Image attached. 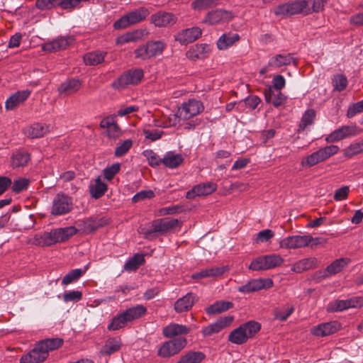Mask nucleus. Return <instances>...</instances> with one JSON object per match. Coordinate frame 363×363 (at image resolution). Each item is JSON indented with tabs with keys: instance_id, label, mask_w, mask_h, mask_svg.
Segmentation results:
<instances>
[{
	"instance_id": "21",
	"label": "nucleus",
	"mask_w": 363,
	"mask_h": 363,
	"mask_svg": "<svg viewBox=\"0 0 363 363\" xmlns=\"http://www.w3.org/2000/svg\"><path fill=\"white\" fill-rule=\"evenodd\" d=\"M233 18V15L231 11L216 9L208 12L203 19V22L210 25H214L230 21Z\"/></svg>"
},
{
	"instance_id": "59",
	"label": "nucleus",
	"mask_w": 363,
	"mask_h": 363,
	"mask_svg": "<svg viewBox=\"0 0 363 363\" xmlns=\"http://www.w3.org/2000/svg\"><path fill=\"white\" fill-rule=\"evenodd\" d=\"M121 164L119 163L113 164L104 169V178L108 181L111 180L114 176L119 172Z\"/></svg>"
},
{
	"instance_id": "48",
	"label": "nucleus",
	"mask_w": 363,
	"mask_h": 363,
	"mask_svg": "<svg viewBox=\"0 0 363 363\" xmlns=\"http://www.w3.org/2000/svg\"><path fill=\"white\" fill-rule=\"evenodd\" d=\"M344 155L347 157H352L363 152V140L359 143H352L344 149Z\"/></svg>"
},
{
	"instance_id": "37",
	"label": "nucleus",
	"mask_w": 363,
	"mask_h": 363,
	"mask_svg": "<svg viewBox=\"0 0 363 363\" xmlns=\"http://www.w3.org/2000/svg\"><path fill=\"white\" fill-rule=\"evenodd\" d=\"M147 312V308L143 305H137L135 306L127 308L124 312L128 322L138 319L143 316Z\"/></svg>"
},
{
	"instance_id": "27",
	"label": "nucleus",
	"mask_w": 363,
	"mask_h": 363,
	"mask_svg": "<svg viewBox=\"0 0 363 363\" xmlns=\"http://www.w3.org/2000/svg\"><path fill=\"white\" fill-rule=\"evenodd\" d=\"M240 38V35L235 33L228 32L223 33L217 40V48L220 50H226L238 42Z\"/></svg>"
},
{
	"instance_id": "39",
	"label": "nucleus",
	"mask_w": 363,
	"mask_h": 363,
	"mask_svg": "<svg viewBox=\"0 0 363 363\" xmlns=\"http://www.w3.org/2000/svg\"><path fill=\"white\" fill-rule=\"evenodd\" d=\"M53 230L55 234L57 242H65L70 237L77 233V229L73 226L59 228Z\"/></svg>"
},
{
	"instance_id": "53",
	"label": "nucleus",
	"mask_w": 363,
	"mask_h": 363,
	"mask_svg": "<svg viewBox=\"0 0 363 363\" xmlns=\"http://www.w3.org/2000/svg\"><path fill=\"white\" fill-rule=\"evenodd\" d=\"M132 146L133 141L130 139H127L122 143H120L115 150V156L118 157L123 156L128 152Z\"/></svg>"
},
{
	"instance_id": "41",
	"label": "nucleus",
	"mask_w": 363,
	"mask_h": 363,
	"mask_svg": "<svg viewBox=\"0 0 363 363\" xmlns=\"http://www.w3.org/2000/svg\"><path fill=\"white\" fill-rule=\"evenodd\" d=\"M40 346L42 347L44 351L48 354L50 351L58 349L63 343L62 338H48L38 342Z\"/></svg>"
},
{
	"instance_id": "18",
	"label": "nucleus",
	"mask_w": 363,
	"mask_h": 363,
	"mask_svg": "<svg viewBox=\"0 0 363 363\" xmlns=\"http://www.w3.org/2000/svg\"><path fill=\"white\" fill-rule=\"evenodd\" d=\"M216 189L217 185L211 182L199 184L186 192V198L194 199L196 196H207L214 192Z\"/></svg>"
},
{
	"instance_id": "19",
	"label": "nucleus",
	"mask_w": 363,
	"mask_h": 363,
	"mask_svg": "<svg viewBox=\"0 0 363 363\" xmlns=\"http://www.w3.org/2000/svg\"><path fill=\"white\" fill-rule=\"evenodd\" d=\"M201 29L199 27L196 26L182 30L174 35V39L182 45H187L194 42L201 35Z\"/></svg>"
},
{
	"instance_id": "14",
	"label": "nucleus",
	"mask_w": 363,
	"mask_h": 363,
	"mask_svg": "<svg viewBox=\"0 0 363 363\" xmlns=\"http://www.w3.org/2000/svg\"><path fill=\"white\" fill-rule=\"evenodd\" d=\"M298 62V59L294 57L293 53L277 54L269 59L267 67L277 69L291 64L297 66Z\"/></svg>"
},
{
	"instance_id": "38",
	"label": "nucleus",
	"mask_w": 363,
	"mask_h": 363,
	"mask_svg": "<svg viewBox=\"0 0 363 363\" xmlns=\"http://www.w3.org/2000/svg\"><path fill=\"white\" fill-rule=\"evenodd\" d=\"M206 357L202 352L189 351L181 356L177 363H201Z\"/></svg>"
},
{
	"instance_id": "20",
	"label": "nucleus",
	"mask_w": 363,
	"mask_h": 363,
	"mask_svg": "<svg viewBox=\"0 0 363 363\" xmlns=\"http://www.w3.org/2000/svg\"><path fill=\"white\" fill-rule=\"evenodd\" d=\"M341 328L337 321H330L318 324L311 328V333L317 337H325L337 332Z\"/></svg>"
},
{
	"instance_id": "15",
	"label": "nucleus",
	"mask_w": 363,
	"mask_h": 363,
	"mask_svg": "<svg viewBox=\"0 0 363 363\" xmlns=\"http://www.w3.org/2000/svg\"><path fill=\"white\" fill-rule=\"evenodd\" d=\"M48 357L46 351H44L38 342L33 350L21 357L20 363H42Z\"/></svg>"
},
{
	"instance_id": "30",
	"label": "nucleus",
	"mask_w": 363,
	"mask_h": 363,
	"mask_svg": "<svg viewBox=\"0 0 363 363\" xmlns=\"http://www.w3.org/2000/svg\"><path fill=\"white\" fill-rule=\"evenodd\" d=\"M34 242L39 246H51L57 242L54 230L50 232L45 231L41 234H37L34 238Z\"/></svg>"
},
{
	"instance_id": "64",
	"label": "nucleus",
	"mask_w": 363,
	"mask_h": 363,
	"mask_svg": "<svg viewBox=\"0 0 363 363\" xmlns=\"http://www.w3.org/2000/svg\"><path fill=\"white\" fill-rule=\"evenodd\" d=\"M273 85L271 86L273 88V89L277 91H280L286 85V80L284 77L281 75L278 74L274 77L272 80Z\"/></svg>"
},
{
	"instance_id": "16",
	"label": "nucleus",
	"mask_w": 363,
	"mask_h": 363,
	"mask_svg": "<svg viewBox=\"0 0 363 363\" xmlns=\"http://www.w3.org/2000/svg\"><path fill=\"white\" fill-rule=\"evenodd\" d=\"M177 16L169 12L158 11L150 16V22L157 27H170L176 23Z\"/></svg>"
},
{
	"instance_id": "2",
	"label": "nucleus",
	"mask_w": 363,
	"mask_h": 363,
	"mask_svg": "<svg viewBox=\"0 0 363 363\" xmlns=\"http://www.w3.org/2000/svg\"><path fill=\"white\" fill-rule=\"evenodd\" d=\"M261 329V325L255 320H250L234 329L228 335V341L235 345H242L253 337Z\"/></svg>"
},
{
	"instance_id": "57",
	"label": "nucleus",
	"mask_w": 363,
	"mask_h": 363,
	"mask_svg": "<svg viewBox=\"0 0 363 363\" xmlns=\"http://www.w3.org/2000/svg\"><path fill=\"white\" fill-rule=\"evenodd\" d=\"M363 112V99L357 103L352 104L348 107L347 117L353 118L357 113Z\"/></svg>"
},
{
	"instance_id": "40",
	"label": "nucleus",
	"mask_w": 363,
	"mask_h": 363,
	"mask_svg": "<svg viewBox=\"0 0 363 363\" xmlns=\"http://www.w3.org/2000/svg\"><path fill=\"white\" fill-rule=\"evenodd\" d=\"M121 341L118 338H109L103 347L101 352L105 355H111L121 349Z\"/></svg>"
},
{
	"instance_id": "9",
	"label": "nucleus",
	"mask_w": 363,
	"mask_h": 363,
	"mask_svg": "<svg viewBox=\"0 0 363 363\" xmlns=\"http://www.w3.org/2000/svg\"><path fill=\"white\" fill-rule=\"evenodd\" d=\"M304 11L306 13H311L310 9H308V1L306 0L281 4L274 9V13L276 16H293Z\"/></svg>"
},
{
	"instance_id": "50",
	"label": "nucleus",
	"mask_w": 363,
	"mask_h": 363,
	"mask_svg": "<svg viewBox=\"0 0 363 363\" xmlns=\"http://www.w3.org/2000/svg\"><path fill=\"white\" fill-rule=\"evenodd\" d=\"M128 322V321L123 312L113 318L111 323L108 325V329L110 330H118L124 327L125 323Z\"/></svg>"
},
{
	"instance_id": "42",
	"label": "nucleus",
	"mask_w": 363,
	"mask_h": 363,
	"mask_svg": "<svg viewBox=\"0 0 363 363\" xmlns=\"http://www.w3.org/2000/svg\"><path fill=\"white\" fill-rule=\"evenodd\" d=\"M91 196L96 199L101 198L107 190V185L103 182L100 177L95 180V184L89 186Z\"/></svg>"
},
{
	"instance_id": "31",
	"label": "nucleus",
	"mask_w": 363,
	"mask_h": 363,
	"mask_svg": "<svg viewBox=\"0 0 363 363\" xmlns=\"http://www.w3.org/2000/svg\"><path fill=\"white\" fill-rule=\"evenodd\" d=\"M189 332V328L179 324H170L163 328L162 334L164 337L171 338L179 335H185Z\"/></svg>"
},
{
	"instance_id": "62",
	"label": "nucleus",
	"mask_w": 363,
	"mask_h": 363,
	"mask_svg": "<svg viewBox=\"0 0 363 363\" xmlns=\"http://www.w3.org/2000/svg\"><path fill=\"white\" fill-rule=\"evenodd\" d=\"M154 196L155 194L152 190H143L135 194L132 198V201L136 203L145 199H151Z\"/></svg>"
},
{
	"instance_id": "32",
	"label": "nucleus",
	"mask_w": 363,
	"mask_h": 363,
	"mask_svg": "<svg viewBox=\"0 0 363 363\" xmlns=\"http://www.w3.org/2000/svg\"><path fill=\"white\" fill-rule=\"evenodd\" d=\"M30 159V154L25 150H18L13 153L11 157V166L18 168L26 166Z\"/></svg>"
},
{
	"instance_id": "49",
	"label": "nucleus",
	"mask_w": 363,
	"mask_h": 363,
	"mask_svg": "<svg viewBox=\"0 0 363 363\" xmlns=\"http://www.w3.org/2000/svg\"><path fill=\"white\" fill-rule=\"evenodd\" d=\"M334 91H342L347 86V79L344 74H336L332 79Z\"/></svg>"
},
{
	"instance_id": "45",
	"label": "nucleus",
	"mask_w": 363,
	"mask_h": 363,
	"mask_svg": "<svg viewBox=\"0 0 363 363\" xmlns=\"http://www.w3.org/2000/svg\"><path fill=\"white\" fill-rule=\"evenodd\" d=\"M86 271V267L84 269H74L69 272L62 279V284L68 285L73 282L77 281Z\"/></svg>"
},
{
	"instance_id": "3",
	"label": "nucleus",
	"mask_w": 363,
	"mask_h": 363,
	"mask_svg": "<svg viewBox=\"0 0 363 363\" xmlns=\"http://www.w3.org/2000/svg\"><path fill=\"white\" fill-rule=\"evenodd\" d=\"M144 75L142 69H129L121 74L117 79L111 83V87L113 89L122 90L127 88L128 86H135L138 84Z\"/></svg>"
},
{
	"instance_id": "25",
	"label": "nucleus",
	"mask_w": 363,
	"mask_h": 363,
	"mask_svg": "<svg viewBox=\"0 0 363 363\" xmlns=\"http://www.w3.org/2000/svg\"><path fill=\"white\" fill-rule=\"evenodd\" d=\"M106 224L107 220L104 218H89L82 220L79 226L85 233H91Z\"/></svg>"
},
{
	"instance_id": "6",
	"label": "nucleus",
	"mask_w": 363,
	"mask_h": 363,
	"mask_svg": "<svg viewBox=\"0 0 363 363\" xmlns=\"http://www.w3.org/2000/svg\"><path fill=\"white\" fill-rule=\"evenodd\" d=\"M165 48V44L161 40L150 41L135 50L136 58L145 60L161 55Z\"/></svg>"
},
{
	"instance_id": "52",
	"label": "nucleus",
	"mask_w": 363,
	"mask_h": 363,
	"mask_svg": "<svg viewBox=\"0 0 363 363\" xmlns=\"http://www.w3.org/2000/svg\"><path fill=\"white\" fill-rule=\"evenodd\" d=\"M220 0H195L192 7L196 10H204L216 6Z\"/></svg>"
},
{
	"instance_id": "44",
	"label": "nucleus",
	"mask_w": 363,
	"mask_h": 363,
	"mask_svg": "<svg viewBox=\"0 0 363 363\" xmlns=\"http://www.w3.org/2000/svg\"><path fill=\"white\" fill-rule=\"evenodd\" d=\"M144 262L145 258L143 254H135L125 263L123 269L128 272L135 271Z\"/></svg>"
},
{
	"instance_id": "51",
	"label": "nucleus",
	"mask_w": 363,
	"mask_h": 363,
	"mask_svg": "<svg viewBox=\"0 0 363 363\" xmlns=\"http://www.w3.org/2000/svg\"><path fill=\"white\" fill-rule=\"evenodd\" d=\"M143 155L146 157L149 164L152 167H156L162 163V159L160 158L159 155L152 150H145L143 152Z\"/></svg>"
},
{
	"instance_id": "4",
	"label": "nucleus",
	"mask_w": 363,
	"mask_h": 363,
	"mask_svg": "<svg viewBox=\"0 0 363 363\" xmlns=\"http://www.w3.org/2000/svg\"><path fill=\"white\" fill-rule=\"evenodd\" d=\"M149 14L148 9L140 7L120 18L114 23L113 27L115 29L126 28L131 25L143 21Z\"/></svg>"
},
{
	"instance_id": "5",
	"label": "nucleus",
	"mask_w": 363,
	"mask_h": 363,
	"mask_svg": "<svg viewBox=\"0 0 363 363\" xmlns=\"http://www.w3.org/2000/svg\"><path fill=\"white\" fill-rule=\"evenodd\" d=\"M186 339L178 337L164 342L157 350V355L162 358H169L178 354L186 345Z\"/></svg>"
},
{
	"instance_id": "29",
	"label": "nucleus",
	"mask_w": 363,
	"mask_h": 363,
	"mask_svg": "<svg viewBox=\"0 0 363 363\" xmlns=\"http://www.w3.org/2000/svg\"><path fill=\"white\" fill-rule=\"evenodd\" d=\"M49 131V125L36 123L28 127L25 133L30 138H38L44 136Z\"/></svg>"
},
{
	"instance_id": "10",
	"label": "nucleus",
	"mask_w": 363,
	"mask_h": 363,
	"mask_svg": "<svg viewBox=\"0 0 363 363\" xmlns=\"http://www.w3.org/2000/svg\"><path fill=\"white\" fill-rule=\"evenodd\" d=\"M72 207V198L60 192L57 194L53 199L50 213L55 216H62L69 213Z\"/></svg>"
},
{
	"instance_id": "34",
	"label": "nucleus",
	"mask_w": 363,
	"mask_h": 363,
	"mask_svg": "<svg viewBox=\"0 0 363 363\" xmlns=\"http://www.w3.org/2000/svg\"><path fill=\"white\" fill-rule=\"evenodd\" d=\"M106 52L100 50H96L86 53L84 56V61L86 65L96 66L104 61Z\"/></svg>"
},
{
	"instance_id": "1",
	"label": "nucleus",
	"mask_w": 363,
	"mask_h": 363,
	"mask_svg": "<svg viewBox=\"0 0 363 363\" xmlns=\"http://www.w3.org/2000/svg\"><path fill=\"white\" fill-rule=\"evenodd\" d=\"M181 223L178 219L164 218L153 220L148 228L142 229L144 238L152 240L158 235H164L176 227H179Z\"/></svg>"
},
{
	"instance_id": "17",
	"label": "nucleus",
	"mask_w": 363,
	"mask_h": 363,
	"mask_svg": "<svg viewBox=\"0 0 363 363\" xmlns=\"http://www.w3.org/2000/svg\"><path fill=\"white\" fill-rule=\"evenodd\" d=\"M349 262L350 259L347 258H340L335 260L325 269L318 272L316 273L317 278L326 279L340 272L348 264Z\"/></svg>"
},
{
	"instance_id": "26",
	"label": "nucleus",
	"mask_w": 363,
	"mask_h": 363,
	"mask_svg": "<svg viewBox=\"0 0 363 363\" xmlns=\"http://www.w3.org/2000/svg\"><path fill=\"white\" fill-rule=\"evenodd\" d=\"M196 296L193 293H187L179 298L174 303V309L178 313L187 311L191 308L196 301Z\"/></svg>"
},
{
	"instance_id": "12",
	"label": "nucleus",
	"mask_w": 363,
	"mask_h": 363,
	"mask_svg": "<svg viewBox=\"0 0 363 363\" xmlns=\"http://www.w3.org/2000/svg\"><path fill=\"white\" fill-rule=\"evenodd\" d=\"M313 238L309 235H293L282 239L280 242V247L285 249H296L308 246Z\"/></svg>"
},
{
	"instance_id": "13",
	"label": "nucleus",
	"mask_w": 363,
	"mask_h": 363,
	"mask_svg": "<svg viewBox=\"0 0 363 363\" xmlns=\"http://www.w3.org/2000/svg\"><path fill=\"white\" fill-rule=\"evenodd\" d=\"M74 36H59L52 41L45 43L43 45L42 49L45 52H55L66 49L74 42Z\"/></svg>"
},
{
	"instance_id": "47",
	"label": "nucleus",
	"mask_w": 363,
	"mask_h": 363,
	"mask_svg": "<svg viewBox=\"0 0 363 363\" xmlns=\"http://www.w3.org/2000/svg\"><path fill=\"white\" fill-rule=\"evenodd\" d=\"M260 102L261 99L257 96H247L243 101L238 102L237 109H241L243 106L242 104L244 103L245 106L248 107L251 110H254L257 107Z\"/></svg>"
},
{
	"instance_id": "36",
	"label": "nucleus",
	"mask_w": 363,
	"mask_h": 363,
	"mask_svg": "<svg viewBox=\"0 0 363 363\" xmlns=\"http://www.w3.org/2000/svg\"><path fill=\"white\" fill-rule=\"evenodd\" d=\"M317 259L315 258H306L296 262L291 267V271L296 273H302L315 267Z\"/></svg>"
},
{
	"instance_id": "61",
	"label": "nucleus",
	"mask_w": 363,
	"mask_h": 363,
	"mask_svg": "<svg viewBox=\"0 0 363 363\" xmlns=\"http://www.w3.org/2000/svg\"><path fill=\"white\" fill-rule=\"evenodd\" d=\"M28 183L29 182L27 179H18L13 183L12 191L15 193H19L27 188Z\"/></svg>"
},
{
	"instance_id": "28",
	"label": "nucleus",
	"mask_w": 363,
	"mask_h": 363,
	"mask_svg": "<svg viewBox=\"0 0 363 363\" xmlns=\"http://www.w3.org/2000/svg\"><path fill=\"white\" fill-rule=\"evenodd\" d=\"M264 99L267 103H271L276 108L281 106L286 100V96L280 91L269 87L264 91Z\"/></svg>"
},
{
	"instance_id": "60",
	"label": "nucleus",
	"mask_w": 363,
	"mask_h": 363,
	"mask_svg": "<svg viewBox=\"0 0 363 363\" xmlns=\"http://www.w3.org/2000/svg\"><path fill=\"white\" fill-rule=\"evenodd\" d=\"M82 293L79 291H72L63 294V301L67 302H77L82 299Z\"/></svg>"
},
{
	"instance_id": "56",
	"label": "nucleus",
	"mask_w": 363,
	"mask_h": 363,
	"mask_svg": "<svg viewBox=\"0 0 363 363\" xmlns=\"http://www.w3.org/2000/svg\"><path fill=\"white\" fill-rule=\"evenodd\" d=\"M249 268L254 271L267 270L265 256H260L254 259L250 263Z\"/></svg>"
},
{
	"instance_id": "33",
	"label": "nucleus",
	"mask_w": 363,
	"mask_h": 363,
	"mask_svg": "<svg viewBox=\"0 0 363 363\" xmlns=\"http://www.w3.org/2000/svg\"><path fill=\"white\" fill-rule=\"evenodd\" d=\"M210 51L207 44H196L191 47L186 52V57L191 60L201 59L206 57V54Z\"/></svg>"
},
{
	"instance_id": "55",
	"label": "nucleus",
	"mask_w": 363,
	"mask_h": 363,
	"mask_svg": "<svg viewBox=\"0 0 363 363\" xmlns=\"http://www.w3.org/2000/svg\"><path fill=\"white\" fill-rule=\"evenodd\" d=\"M258 284L259 282H257V279H252L248 281L247 284L239 286L238 288V290L240 293L250 294L252 292L259 291Z\"/></svg>"
},
{
	"instance_id": "35",
	"label": "nucleus",
	"mask_w": 363,
	"mask_h": 363,
	"mask_svg": "<svg viewBox=\"0 0 363 363\" xmlns=\"http://www.w3.org/2000/svg\"><path fill=\"white\" fill-rule=\"evenodd\" d=\"M184 161L181 154H175L174 152H168L162 159V164L169 168L174 169L179 166Z\"/></svg>"
},
{
	"instance_id": "46",
	"label": "nucleus",
	"mask_w": 363,
	"mask_h": 363,
	"mask_svg": "<svg viewBox=\"0 0 363 363\" xmlns=\"http://www.w3.org/2000/svg\"><path fill=\"white\" fill-rule=\"evenodd\" d=\"M315 118L313 109H308L303 113L298 125V131H303L308 125H312Z\"/></svg>"
},
{
	"instance_id": "43",
	"label": "nucleus",
	"mask_w": 363,
	"mask_h": 363,
	"mask_svg": "<svg viewBox=\"0 0 363 363\" xmlns=\"http://www.w3.org/2000/svg\"><path fill=\"white\" fill-rule=\"evenodd\" d=\"M233 304L230 301H216L206 309L208 314L220 313L228 311L233 307Z\"/></svg>"
},
{
	"instance_id": "58",
	"label": "nucleus",
	"mask_w": 363,
	"mask_h": 363,
	"mask_svg": "<svg viewBox=\"0 0 363 363\" xmlns=\"http://www.w3.org/2000/svg\"><path fill=\"white\" fill-rule=\"evenodd\" d=\"M339 128L345 138L359 135L361 133V129L357 125H343Z\"/></svg>"
},
{
	"instance_id": "22",
	"label": "nucleus",
	"mask_w": 363,
	"mask_h": 363,
	"mask_svg": "<svg viewBox=\"0 0 363 363\" xmlns=\"http://www.w3.org/2000/svg\"><path fill=\"white\" fill-rule=\"evenodd\" d=\"M28 89L18 91L10 96L5 102V108L7 111H11L23 103L30 95Z\"/></svg>"
},
{
	"instance_id": "63",
	"label": "nucleus",
	"mask_w": 363,
	"mask_h": 363,
	"mask_svg": "<svg viewBox=\"0 0 363 363\" xmlns=\"http://www.w3.org/2000/svg\"><path fill=\"white\" fill-rule=\"evenodd\" d=\"M143 134L146 139L150 140L152 141H155L161 138L163 131L159 130H143Z\"/></svg>"
},
{
	"instance_id": "54",
	"label": "nucleus",
	"mask_w": 363,
	"mask_h": 363,
	"mask_svg": "<svg viewBox=\"0 0 363 363\" xmlns=\"http://www.w3.org/2000/svg\"><path fill=\"white\" fill-rule=\"evenodd\" d=\"M264 256L268 269L280 266L284 262V259L277 254L267 255Z\"/></svg>"
},
{
	"instance_id": "11",
	"label": "nucleus",
	"mask_w": 363,
	"mask_h": 363,
	"mask_svg": "<svg viewBox=\"0 0 363 363\" xmlns=\"http://www.w3.org/2000/svg\"><path fill=\"white\" fill-rule=\"evenodd\" d=\"M363 306V297L354 296L346 300H335L330 302L326 308L329 313L340 312L350 308H360Z\"/></svg>"
},
{
	"instance_id": "24",
	"label": "nucleus",
	"mask_w": 363,
	"mask_h": 363,
	"mask_svg": "<svg viewBox=\"0 0 363 363\" xmlns=\"http://www.w3.org/2000/svg\"><path fill=\"white\" fill-rule=\"evenodd\" d=\"M233 317L228 316L220 318L216 322L208 325L202 329V334L203 336H211L215 333H219L223 328L229 325L233 321Z\"/></svg>"
},
{
	"instance_id": "23",
	"label": "nucleus",
	"mask_w": 363,
	"mask_h": 363,
	"mask_svg": "<svg viewBox=\"0 0 363 363\" xmlns=\"http://www.w3.org/2000/svg\"><path fill=\"white\" fill-rule=\"evenodd\" d=\"M82 87V82L75 78L68 79L63 82L58 87L59 94L67 96L77 93Z\"/></svg>"
},
{
	"instance_id": "7",
	"label": "nucleus",
	"mask_w": 363,
	"mask_h": 363,
	"mask_svg": "<svg viewBox=\"0 0 363 363\" xmlns=\"http://www.w3.org/2000/svg\"><path fill=\"white\" fill-rule=\"evenodd\" d=\"M204 110L203 103L194 99H189L178 108L176 116L186 121L199 115Z\"/></svg>"
},
{
	"instance_id": "8",
	"label": "nucleus",
	"mask_w": 363,
	"mask_h": 363,
	"mask_svg": "<svg viewBox=\"0 0 363 363\" xmlns=\"http://www.w3.org/2000/svg\"><path fill=\"white\" fill-rule=\"evenodd\" d=\"M338 151L339 147L337 145H331L326 146L308 155L305 160L301 162V164L308 167H313L319 162L326 160Z\"/></svg>"
}]
</instances>
